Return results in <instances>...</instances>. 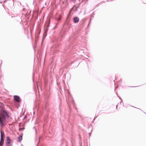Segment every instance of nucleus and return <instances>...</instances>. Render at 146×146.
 <instances>
[{
    "label": "nucleus",
    "mask_w": 146,
    "mask_h": 146,
    "mask_svg": "<svg viewBox=\"0 0 146 146\" xmlns=\"http://www.w3.org/2000/svg\"><path fill=\"white\" fill-rule=\"evenodd\" d=\"M3 6L4 7V5H3Z\"/></svg>",
    "instance_id": "nucleus-32"
},
{
    "label": "nucleus",
    "mask_w": 146,
    "mask_h": 146,
    "mask_svg": "<svg viewBox=\"0 0 146 146\" xmlns=\"http://www.w3.org/2000/svg\"><path fill=\"white\" fill-rule=\"evenodd\" d=\"M27 116H26V115H25L24 117V119H26L27 118Z\"/></svg>",
    "instance_id": "nucleus-19"
},
{
    "label": "nucleus",
    "mask_w": 146,
    "mask_h": 146,
    "mask_svg": "<svg viewBox=\"0 0 146 146\" xmlns=\"http://www.w3.org/2000/svg\"><path fill=\"white\" fill-rule=\"evenodd\" d=\"M34 74L33 75V78H34ZM33 79H34L33 78Z\"/></svg>",
    "instance_id": "nucleus-28"
},
{
    "label": "nucleus",
    "mask_w": 146,
    "mask_h": 146,
    "mask_svg": "<svg viewBox=\"0 0 146 146\" xmlns=\"http://www.w3.org/2000/svg\"><path fill=\"white\" fill-rule=\"evenodd\" d=\"M48 30V29L47 28L45 29L44 30V32H46V33H47Z\"/></svg>",
    "instance_id": "nucleus-15"
},
{
    "label": "nucleus",
    "mask_w": 146,
    "mask_h": 146,
    "mask_svg": "<svg viewBox=\"0 0 146 146\" xmlns=\"http://www.w3.org/2000/svg\"><path fill=\"white\" fill-rule=\"evenodd\" d=\"M2 62H1V65H0V68L1 67V64H2Z\"/></svg>",
    "instance_id": "nucleus-22"
},
{
    "label": "nucleus",
    "mask_w": 146,
    "mask_h": 146,
    "mask_svg": "<svg viewBox=\"0 0 146 146\" xmlns=\"http://www.w3.org/2000/svg\"><path fill=\"white\" fill-rule=\"evenodd\" d=\"M133 107L134 108H136L135 107Z\"/></svg>",
    "instance_id": "nucleus-29"
},
{
    "label": "nucleus",
    "mask_w": 146,
    "mask_h": 146,
    "mask_svg": "<svg viewBox=\"0 0 146 146\" xmlns=\"http://www.w3.org/2000/svg\"><path fill=\"white\" fill-rule=\"evenodd\" d=\"M63 143H62L61 144V145H63Z\"/></svg>",
    "instance_id": "nucleus-26"
},
{
    "label": "nucleus",
    "mask_w": 146,
    "mask_h": 146,
    "mask_svg": "<svg viewBox=\"0 0 146 146\" xmlns=\"http://www.w3.org/2000/svg\"><path fill=\"white\" fill-rule=\"evenodd\" d=\"M23 133L21 134L18 137V141L20 142L23 139Z\"/></svg>",
    "instance_id": "nucleus-9"
},
{
    "label": "nucleus",
    "mask_w": 146,
    "mask_h": 146,
    "mask_svg": "<svg viewBox=\"0 0 146 146\" xmlns=\"http://www.w3.org/2000/svg\"><path fill=\"white\" fill-rule=\"evenodd\" d=\"M0 113L2 117L4 118H8L9 117V115L8 113L5 111L4 109L0 111Z\"/></svg>",
    "instance_id": "nucleus-2"
},
{
    "label": "nucleus",
    "mask_w": 146,
    "mask_h": 146,
    "mask_svg": "<svg viewBox=\"0 0 146 146\" xmlns=\"http://www.w3.org/2000/svg\"><path fill=\"white\" fill-rule=\"evenodd\" d=\"M89 135L90 136L91 135V133H89Z\"/></svg>",
    "instance_id": "nucleus-24"
},
{
    "label": "nucleus",
    "mask_w": 146,
    "mask_h": 146,
    "mask_svg": "<svg viewBox=\"0 0 146 146\" xmlns=\"http://www.w3.org/2000/svg\"><path fill=\"white\" fill-rule=\"evenodd\" d=\"M11 17L15 18V19L18 22L21 23L22 21V19L19 15H17L16 16H12Z\"/></svg>",
    "instance_id": "nucleus-4"
},
{
    "label": "nucleus",
    "mask_w": 146,
    "mask_h": 146,
    "mask_svg": "<svg viewBox=\"0 0 146 146\" xmlns=\"http://www.w3.org/2000/svg\"><path fill=\"white\" fill-rule=\"evenodd\" d=\"M14 100L17 102L19 103L21 102V99L20 97L17 95H15L14 96Z\"/></svg>",
    "instance_id": "nucleus-5"
},
{
    "label": "nucleus",
    "mask_w": 146,
    "mask_h": 146,
    "mask_svg": "<svg viewBox=\"0 0 146 146\" xmlns=\"http://www.w3.org/2000/svg\"><path fill=\"white\" fill-rule=\"evenodd\" d=\"M49 97V95H47L46 96H45V98H48V97Z\"/></svg>",
    "instance_id": "nucleus-16"
},
{
    "label": "nucleus",
    "mask_w": 146,
    "mask_h": 146,
    "mask_svg": "<svg viewBox=\"0 0 146 146\" xmlns=\"http://www.w3.org/2000/svg\"><path fill=\"white\" fill-rule=\"evenodd\" d=\"M48 26H47V28H48L49 27V23H48Z\"/></svg>",
    "instance_id": "nucleus-25"
},
{
    "label": "nucleus",
    "mask_w": 146,
    "mask_h": 146,
    "mask_svg": "<svg viewBox=\"0 0 146 146\" xmlns=\"http://www.w3.org/2000/svg\"><path fill=\"white\" fill-rule=\"evenodd\" d=\"M117 105L116 106V108L117 109Z\"/></svg>",
    "instance_id": "nucleus-27"
},
{
    "label": "nucleus",
    "mask_w": 146,
    "mask_h": 146,
    "mask_svg": "<svg viewBox=\"0 0 146 146\" xmlns=\"http://www.w3.org/2000/svg\"><path fill=\"white\" fill-rule=\"evenodd\" d=\"M144 113H145V114H146V113H145V112H144Z\"/></svg>",
    "instance_id": "nucleus-31"
},
{
    "label": "nucleus",
    "mask_w": 146,
    "mask_h": 146,
    "mask_svg": "<svg viewBox=\"0 0 146 146\" xmlns=\"http://www.w3.org/2000/svg\"><path fill=\"white\" fill-rule=\"evenodd\" d=\"M57 24H56L54 26V27L53 28V29H55L57 28Z\"/></svg>",
    "instance_id": "nucleus-14"
},
{
    "label": "nucleus",
    "mask_w": 146,
    "mask_h": 146,
    "mask_svg": "<svg viewBox=\"0 0 146 146\" xmlns=\"http://www.w3.org/2000/svg\"><path fill=\"white\" fill-rule=\"evenodd\" d=\"M97 117H98V116H96V117L95 116V117L94 118V119H95V118H97Z\"/></svg>",
    "instance_id": "nucleus-23"
},
{
    "label": "nucleus",
    "mask_w": 146,
    "mask_h": 146,
    "mask_svg": "<svg viewBox=\"0 0 146 146\" xmlns=\"http://www.w3.org/2000/svg\"><path fill=\"white\" fill-rule=\"evenodd\" d=\"M137 109H139V110H141V111H143V110H141V109H140V108H137Z\"/></svg>",
    "instance_id": "nucleus-21"
},
{
    "label": "nucleus",
    "mask_w": 146,
    "mask_h": 146,
    "mask_svg": "<svg viewBox=\"0 0 146 146\" xmlns=\"http://www.w3.org/2000/svg\"><path fill=\"white\" fill-rule=\"evenodd\" d=\"M47 36V33L46 32H44L43 35V38H45Z\"/></svg>",
    "instance_id": "nucleus-12"
},
{
    "label": "nucleus",
    "mask_w": 146,
    "mask_h": 146,
    "mask_svg": "<svg viewBox=\"0 0 146 146\" xmlns=\"http://www.w3.org/2000/svg\"><path fill=\"white\" fill-rule=\"evenodd\" d=\"M131 87H133V86H132Z\"/></svg>",
    "instance_id": "nucleus-33"
},
{
    "label": "nucleus",
    "mask_w": 146,
    "mask_h": 146,
    "mask_svg": "<svg viewBox=\"0 0 146 146\" xmlns=\"http://www.w3.org/2000/svg\"><path fill=\"white\" fill-rule=\"evenodd\" d=\"M46 102L45 103V109H47V108L48 105V103H47V102H48L47 100H46Z\"/></svg>",
    "instance_id": "nucleus-11"
},
{
    "label": "nucleus",
    "mask_w": 146,
    "mask_h": 146,
    "mask_svg": "<svg viewBox=\"0 0 146 146\" xmlns=\"http://www.w3.org/2000/svg\"><path fill=\"white\" fill-rule=\"evenodd\" d=\"M33 129L35 130V132L36 133V132H37L36 129H35V127H33Z\"/></svg>",
    "instance_id": "nucleus-18"
},
{
    "label": "nucleus",
    "mask_w": 146,
    "mask_h": 146,
    "mask_svg": "<svg viewBox=\"0 0 146 146\" xmlns=\"http://www.w3.org/2000/svg\"><path fill=\"white\" fill-rule=\"evenodd\" d=\"M11 139L8 137H7V139L5 143V146H12L11 144Z\"/></svg>",
    "instance_id": "nucleus-3"
},
{
    "label": "nucleus",
    "mask_w": 146,
    "mask_h": 146,
    "mask_svg": "<svg viewBox=\"0 0 146 146\" xmlns=\"http://www.w3.org/2000/svg\"><path fill=\"white\" fill-rule=\"evenodd\" d=\"M72 1H73V2H75V1H76V0H71Z\"/></svg>",
    "instance_id": "nucleus-20"
},
{
    "label": "nucleus",
    "mask_w": 146,
    "mask_h": 146,
    "mask_svg": "<svg viewBox=\"0 0 146 146\" xmlns=\"http://www.w3.org/2000/svg\"><path fill=\"white\" fill-rule=\"evenodd\" d=\"M88 0H83L81 1V2L80 3H79V5H78V6L77 7H76V9L78 8L79 7V6H80V4H81V3L82 2H84L85 3H86V2H87Z\"/></svg>",
    "instance_id": "nucleus-10"
},
{
    "label": "nucleus",
    "mask_w": 146,
    "mask_h": 146,
    "mask_svg": "<svg viewBox=\"0 0 146 146\" xmlns=\"http://www.w3.org/2000/svg\"><path fill=\"white\" fill-rule=\"evenodd\" d=\"M79 21V18L77 17H75L73 18V21L74 23H77Z\"/></svg>",
    "instance_id": "nucleus-7"
},
{
    "label": "nucleus",
    "mask_w": 146,
    "mask_h": 146,
    "mask_svg": "<svg viewBox=\"0 0 146 146\" xmlns=\"http://www.w3.org/2000/svg\"><path fill=\"white\" fill-rule=\"evenodd\" d=\"M0 133H1V140L0 141H2L3 142H4V133L3 132L2 130L0 129Z\"/></svg>",
    "instance_id": "nucleus-6"
},
{
    "label": "nucleus",
    "mask_w": 146,
    "mask_h": 146,
    "mask_svg": "<svg viewBox=\"0 0 146 146\" xmlns=\"http://www.w3.org/2000/svg\"><path fill=\"white\" fill-rule=\"evenodd\" d=\"M4 104L3 103L0 102V111L4 109Z\"/></svg>",
    "instance_id": "nucleus-8"
},
{
    "label": "nucleus",
    "mask_w": 146,
    "mask_h": 146,
    "mask_svg": "<svg viewBox=\"0 0 146 146\" xmlns=\"http://www.w3.org/2000/svg\"><path fill=\"white\" fill-rule=\"evenodd\" d=\"M4 142L2 141H0V146H2Z\"/></svg>",
    "instance_id": "nucleus-13"
},
{
    "label": "nucleus",
    "mask_w": 146,
    "mask_h": 146,
    "mask_svg": "<svg viewBox=\"0 0 146 146\" xmlns=\"http://www.w3.org/2000/svg\"><path fill=\"white\" fill-rule=\"evenodd\" d=\"M37 146H38V144H37Z\"/></svg>",
    "instance_id": "nucleus-30"
},
{
    "label": "nucleus",
    "mask_w": 146,
    "mask_h": 146,
    "mask_svg": "<svg viewBox=\"0 0 146 146\" xmlns=\"http://www.w3.org/2000/svg\"><path fill=\"white\" fill-rule=\"evenodd\" d=\"M91 19H90V21H89V23H88V27H89V25H90V22H91Z\"/></svg>",
    "instance_id": "nucleus-17"
},
{
    "label": "nucleus",
    "mask_w": 146,
    "mask_h": 146,
    "mask_svg": "<svg viewBox=\"0 0 146 146\" xmlns=\"http://www.w3.org/2000/svg\"><path fill=\"white\" fill-rule=\"evenodd\" d=\"M60 40L58 39L57 38H55L53 41L55 45H53L51 47V51L52 52L53 54H54V53L58 52V47L59 46V42Z\"/></svg>",
    "instance_id": "nucleus-1"
},
{
    "label": "nucleus",
    "mask_w": 146,
    "mask_h": 146,
    "mask_svg": "<svg viewBox=\"0 0 146 146\" xmlns=\"http://www.w3.org/2000/svg\"><path fill=\"white\" fill-rule=\"evenodd\" d=\"M66 146H67V145H66Z\"/></svg>",
    "instance_id": "nucleus-34"
}]
</instances>
